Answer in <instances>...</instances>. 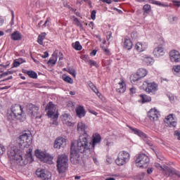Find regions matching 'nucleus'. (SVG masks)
Masks as SVG:
<instances>
[{"label": "nucleus", "instance_id": "59", "mask_svg": "<svg viewBox=\"0 0 180 180\" xmlns=\"http://www.w3.org/2000/svg\"><path fill=\"white\" fill-rule=\"evenodd\" d=\"M19 65H20V63H19V61H14L13 67L17 68V67H19Z\"/></svg>", "mask_w": 180, "mask_h": 180}, {"label": "nucleus", "instance_id": "18", "mask_svg": "<svg viewBox=\"0 0 180 180\" xmlns=\"http://www.w3.org/2000/svg\"><path fill=\"white\" fill-rule=\"evenodd\" d=\"M66 145L67 139L63 137H59L56 139L53 147L54 148L60 149L61 147H65Z\"/></svg>", "mask_w": 180, "mask_h": 180}, {"label": "nucleus", "instance_id": "60", "mask_svg": "<svg viewBox=\"0 0 180 180\" xmlns=\"http://www.w3.org/2000/svg\"><path fill=\"white\" fill-rule=\"evenodd\" d=\"M114 11H116L117 12H118V13H120V15H122V13H123V11H122V10L117 8H113Z\"/></svg>", "mask_w": 180, "mask_h": 180}, {"label": "nucleus", "instance_id": "33", "mask_svg": "<svg viewBox=\"0 0 180 180\" xmlns=\"http://www.w3.org/2000/svg\"><path fill=\"white\" fill-rule=\"evenodd\" d=\"M140 79H141V77H139V75L137 73H135V74H132L131 76H130V81L131 82H137V81H140Z\"/></svg>", "mask_w": 180, "mask_h": 180}, {"label": "nucleus", "instance_id": "19", "mask_svg": "<svg viewBox=\"0 0 180 180\" xmlns=\"http://www.w3.org/2000/svg\"><path fill=\"white\" fill-rule=\"evenodd\" d=\"M148 116L150 120L155 122V120H158V116H160V112H158V110H157V109L152 108L148 112Z\"/></svg>", "mask_w": 180, "mask_h": 180}, {"label": "nucleus", "instance_id": "43", "mask_svg": "<svg viewBox=\"0 0 180 180\" xmlns=\"http://www.w3.org/2000/svg\"><path fill=\"white\" fill-rule=\"evenodd\" d=\"M68 72L70 73V75H72V77H74V78H75V77H77V71L72 68H68Z\"/></svg>", "mask_w": 180, "mask_h": 180}, {"label": "nucleus", "instance_id": "14", "mask_svg": "<svg viewBox=\"0 0 180 180\" xmlns=\"http://www.w3.org/2000/svg\"><path fill=\"white\" fill-rule=\"evenodd\" d=\"M28 115L32 119H41V115L39 116V107L34 104H30L27 107Z\"/></svg>", "mask_w": 180, "mask_h": 180}, {"label": "nucleus", "instance_id": "52", "mask_svg": "<svg viewBox=\"0 0 180 180\" xmlns=\"http://www.w3.org/2000/svg\"><path fill=\"white\" fill-rule=\"evenodd\" d=\"M15 14L13 13V12L12 13V18H11V25L13 26V25H15Z\"/></svg>", "mask_w": 180, "mask_h": 180}, {"label": "nucleus", "instance_id": "51", "mask_svg": "<svg viewBox=\"0 0 180 180\" xmlns=\"http://www.w3.org/2000/svg\"><path fill=\"white\" fill-rule=\"evenodd\" d=\"M82 60H84V61H85V63H86V61H89V56H88L87 55H84L82 56Z\"/></svg>", "mask_w": 180, "mask_h": 180}, {"label": "nucleus", "instance_id": "61", "mask_svg": "<svg viewBox=\"0 0 180 180\" xmlns=\"http://www.w3.org/2000/svg\"><path fill=\"white\" fill-rule=\"evenodd\" d=\"M89 26L91 27V29H94V26H95V24L94 23V22L91 21L89 22Z\"/></svg>", "mask_w": 180, "mask_h": 180}, {"label": "nucleus", "instance_id": "50", "mask_svg": "<svg viewBox=\"0 0 180 180\" xmlns=\"http://www.w3.org/2000/svg\"><path fill=\"white\" fill-rule=\"evenodd\" d=\"M47 26L50 27V18H46L45 22L43 25L44 27H47Z\"/></svg>", "mask_w": 180, "mask_h": 180}, {"label": "nucleus", "instance_id": "35", "mask_svg": "<svg viewBox=\"0 0 180 180\" xmlns=\"http://www.w3.org/2000/svg\"><path fill=\"white\" fill-rule=\"evenodd\" d=\"M72 46L73 49L77 51H81V50H82V46H81V44L78 41H77L75 44H72Z\"/></svg>", "mask_w": 180, "mask_h": 180}, {"label": "nucleus", "instance_id": "37", "mask_svg": "<svg viewBox=\"0 0 180 180\" xmlns=\"http://www.w3.org/2000/svg\"><path fill=\"white\" fill-rule=\"evenodd\" d=\"M142 99V103H146V102H151V97L147 95H141Z\"/></svg>", "mask_w": 180, "mask_h": 180}, {"label": "nucleus", "instance_id": "39", "mask_svg": "<svg viewBox=\"0 0 180 180\" xmlns=\"http://www.w3.org/2000/svg\"><path fill=\"white\" fill-rule=\"evenodd\" d=\"M144 13H150L151 12V6L150 4H145L143 7Z\"/></svg>", "mask_w": 180, "mask_h": 180}, {"label": "nucleus", "instance_id": "21", "mask_svg": "<svg viewBox=\"0 0 180 180\" xmlns=\"http://www.w3.org/2000/svg\"><path fill=\"white\" fill-rule=\"evenodd\" d=\"M164 54H165V51H164V47H162V46L160 45L154 49L153 56H155V57H161L164 56Z\"/></svg>", "mask_w": 180, "mask_h": 180}, {"label": "nucleus", "instance_id": "62", "mask_svg": "<svg viewBox=\"0 0 180 180\" xmlns=\"http://www.w3.org/2000/svg\"><path fill=\"white\" fill-rule=\"evenodd\" d=\"M4 18H2V17L0 16V26H2V25H4Z\"/></svg>", "mask_w": 180, "mask_h": 180}, {"label": "nucleus", "instance_id": "41", "mask_svg": "<svg viewBox=\"0 0 180 180\" xmlns=\"http://www.w3.org/2000/svg\"><path fill=\"white\" fill-rule=\"evenodd\" d=\"M63 79L68 84H74V80L70 76H63Z\"/></svg>", "mask_w": 180, "mask_h": 180}, {"label": "nucleus", "instance_id": "44", "mask_svg": "<svg viewBox=\"0 0 180 180\" xmlns=\"http://www.w3.org/2000/svg\"><path fill=\"white\" fill-rule=\"evenodd\" d=\"M10 74H12V72L7 71V72H2L0 71V78H4V77H6V75H10Z\"/></svg>", "mask_w": 180, "mask_h": 180}, {"label": "nucleus", "instance_id": "13", "mask_svg": "<svg viewBox=\"0 0 180 180\" xmlns=\"http://www.w3.org/2000/svg\"><path fill=\"white\" fill-rule=\"evenodd\" d=\"M36 175L42 180L51 179V173L46 169L38 168L36 170Z\"/></svg>", "mask_w": 180, "mask_h": 180}, {"label": "nucleus", "instance_id": "29", "mask_svg": "<svg viewBox=\"0 0 180 180\" xmlns=\"http://www.w3.org/2000/svg\"><path fill=\"white\" fill-rule=\"evenodd\" d=\"M137 75L139 76V77L141 78H144V77H146L148 74L147 70L144 69V68H140L137 72H136Z\"/></svg>", "mask_w": 180, "mask_h": 180}, {"label": "nucleus", "instance_id": "11", "mask_svg": "<svg viewBox=\"0 0 180 180\" xmlns=\"http://www.w3.org/2000/svg\"><path fill=\"white\" fill-rule=\"evenodd\" d=\"M129 128L130 129L131 133L136 134V136H138L139 137L144 140V141L147 143L148 146H150V147L153 146V143H151V141H150V138H148L147 134H146L141 130L137 128H133L131 127H129Z\"/></svg>", "mask_w": 180, "mask_h": 180}, {"label": "nucleus", "instance_id": "5", "mask_svg": "<svg viewBox=\"0 0 180 180\" xmlns=\"http://www.w3.org/2000/svg\"><path fill=\"white\" fill-rule=\"evenodd\" d=\"M32 132L25 131L19 136V146L21 148H27L32 144Z\"/></svg>", "mask_w": 180, "mask_h": 180}, {"label": "nucleus", "instance_id": "2", "mask_svg": "<svg viewBox=\"0 0 180 180\" xmlns=\"http://www.w3.org/2000/svg\"><path fill=\"white\" fill-rule=\"evenodd\" d=\"M33 150L30 148L23 159V153L22 150L18 149V146L10 145L8 148V157L11 161H15L19 165L23 166L27 165L29 161H33Z\"/></svg>", "mask_w": 180, "mask_h": 180}, {"label": "nucleus", "instance_id": "38", "mask_svg": "<svg viewBox=\"0 0 180 180\" xmlns=\"http://www.w3.org/2000/svg\"><path fill=\"white\" fill-rule=\"evenodd\" d=\"M86 63L89 64L90 67H96V68H98V67H99L98 63H96V61L94 60L90 59L89 60H86Z\"/></svg>", "mask_w": 180, "mask_h": 180}, {"label": "nucleus", "instance_id": "49", "mask_svg": "<svg viewBox=\"0 0 180 180\" xmlns=\"http://www.w3.org/2000/svg\"><path fill=\"white\" fill-rule=\"evenodd\" d=\"M91 18L93 20H95L96 19V11L94 10L91 13Z\"/></svg>", "mask_w": 180, "mask_h": 180}, {"label": "nucleus", "instance_id": "10", "mask_svg": "<svg viewBox=\"0 0 180 180\" xmlns=\"http://www.w3.org/2000/svg\"><path fill=\"white\" fill-rule=\"evenodd\" d=\"M35 155L39 160L46 162V164H50L53 161V157L49 153L45 151H40L39 150H35Z\"/></svg>", "mask_w": 180, "mask_h": 180}, {"label": "nucleus", "instance_id": "36", "mask_svg": "<svg viewBox=\"0 0 180 180\" xmlns=\"http://www.w3.org/2000/svg\"><path fill=\"white\" fill-rule=\"evenodd\" d=\"M27 74L30 78H33V79H36V78H37V73L33 70L27 71Z\"/></svg>", "mask_w": 180, "mask_h": 180}, {"label": "nucleus", "instance_id": "54", "mask_svg": "<svg viewBox=\"0 0 180 180\" xmlns=\"http://www.w3.org/2000/svg\"><path fill=\"white\" fill-rule=\"evenodd\" d=\"M41 57L42 58H47V57H49V52L45 51V52L44 53V55H41Z\"/></svg>", "mask_w": 180, "mask_h": 180}, {"label": "nucleus", "instance_id": "34", "mask_svg": "<svg viewBox=\"0 0 180 180\" xmlns=\"http://www.w3.org/2000/svg\"><path fill=\"white\" fill-rule=\"evenodd\" d=\"M172 71L175 74V75L180 77V65H174Z\"/></svg>", "mask_w": 180, "mask_h": 180}, {"label": "nucleus", "instance_id": "26", "mask_svg": "<svg viewBox=\"0 0 180 180\" xmlns=\"http://www.w3.org/2000/svg\"><path fill=\"white\" fill-rule=\"evenodd\" d=\"M141 60L146 64V65H150L154 63V59L153 58L148 56L147 55H141Z\"/></svg>", "mask_w": 180, "mask_h": 180}, {"label": "nucleus", "instance_id": "6", "mask_svg": "<svg viewBox=\"0 0 180 180\" xmlns=\"http://www.w3.org/2000/svg\"><path fill=\"white\" fill-rule=\"evenodd\" d=\"M45 110L46 111L48 117L53 119V124H58L57 119H58V114H56V108L53 104V102H49L46 107Z\"/></svg>", "mask_w": 180, "mask_h": 180}, {"label": "nucleus", "instance_id": "4", "mask_svg": "<svg viewBox=\"0 0 180 180\" xmlns=\"http://www.w3.org/2000/svg\"><path fill=\"white\" fill-rule=\"evenodd\" d=\"M57 171L59 174H64L68 169V156L60 155L56 162Z\"/></svg>", "mask_w": 180, "mask_h": 180}, {"label": "nucleus", "instance_id": "8", "mask_svg": "<svg viewBox=\"0 0 180 180\" xmlns=\"http://www.w3.org/2000/svg\"><path fill=\"white\" fill-rule=\"evenodd\" d=\"M135 162L136 167H139V168H147L150 162V158L144 153H141L136 157Z\"/></svg>", "mask_w": 180, "mask_h": 180}, {"label": "nucleus", "instance_id": "7", "mask_svg": "<svg viewBox=\"0 0 180 180\" xmlns=\"http://www.w3.org/2000/svg\"><path fill=\"white\" fill-rule=\"evenodd\" d=\"M129 161H130V153L122 150L118 153L117 158L115 160V164L119 167H122L126 165Z\"/></svg>", "mask_w": 180, "mask_h": 180}, {"label": "nucleus", "instance_id": "55", "mask_svg": "<svg viewBox=\"0 0 180 180\" xmlns=\"http://www.w3.org/2000/svg\"><path fill=\"white\" fill-rule=\"evenodd\" d=\"M172 2L175 6H180V1H177L176 0H173Z\"/></svg>", "mask_w": 180, "mask_h": 180}, {"label": "nucleus", "instance_id": "42", "mask_svg": "<svg viewBox=\"0 0 180 180\" xmlns=\"http://www.w3.org/2000/svg\"><path fill=\"white\" fill-rule=\"evenodd\" d=\"M89 88H91V89L93 91V92L94 94H96V95H98L99 94V91L98 90V89L96 88V86L95 85L93 84V83H90L89 84Z\"/></svg>", "mask_w": 180, "mask_h": 180}, {"label": "nucleus", "instance_id": "20", "mask_svg": "<svg viewBox=\"0 0 180 180\" xmlns=\"http://www.w3.org/2000/svg\"><path fill=\"white\" fill-rule=\"evenodd\" d=\"M101 141H102V137L101 134L96 133L92 136V148H95V146H98V144H101Z\"/></svg>", "mask_w": 180, "mask_h": 180}, {"label": "nucleus", "instance_id": "27", "mask_svg": "<svg viewBox=\"0 0 180 180\" xmlns=\"http://www.w3.org/2000/svg\"><path fill=\"white\" fill-rule=\"evenodd\" d=\"M11 40H14L15 41L22 40V33L19 32V31H15L11 34Z\"/></svg>", "mask_w": 180, "mask_h": 180}, {"label": "nucleus", "instance_id": "3", "mask_svg": "<svg viewBox=\"0 0 180 180\" xmlns=\"http://www.w3.org/2000/svg\"><path fill=\"white\" fill-rule=\"evenodd\" d=\"M7 119L8 120H20V122H25L26 120V115L22 105L20 104H14L11 105V110L7 113Z\"/></svg>", "mask_w": 180, "mask_h": 180}, {"label": "nucleus", "instance_id": "24", "mask_svg": "<svg viewBox=\"0 0 180 180\" xmlns=\"http://www.w3.org/2000/svg\"><path fill=\"white\" fill-rule=\"evenodd\" d=\"M77 116L82 119V117H85L86 115V112L85 111V108L84 106L79 105L76 108Z\"/></svg>", "mask_w": 180, "mask_h": 180}, {"label": "nucleus", "instance_id": "16", "mask_svg": "<svg viewBox=\"0 0 180 180\" xmlns=\"http://www.w3.org/2000/svg\"><path fill=\"white\" fill-rule=\"evenodd\" d=\"M169 58L172 63H180V53L174 49L169 52Z\"/></svg>", "mask_w": 180, "mask_h": 180}, {"label": "nucleus", "instance_id": "15", "mask_svg": "<svg viewBox=\"0 0 180 180\" xmlns=\"http://www.w3.org/2000/svg\"><path fill=\"white\" fill-rule=\"evenodd\" d=\"M165 123L169 126V127H176V117L175 115L170 114L169 115L165 120Z\"/></svg>", "mask_w": 180, "mask_h": 180}, {"label": "nucleus", "instance_id": "1", "mask_svg": "<svg viewBox=\"0 0 180 180\" xmlns=\"http://www.w3.org/2000/svg\"><path fill=\"white\" fill-rule=\"evenodd\" d=\"M91 150V142L88 136H80L77 140V146L72 143L70 148V161L72 164H78L79 162V153L84 154Z\"/></svg>", "mask_w": 180, "mask_h": 180}, {"label": "nucleus", "instance_id": "47", "mask_svg": "<svg viewBox=\"0 0 180 180\" xmlns=\"http://www.w3.org/2000/svg\"><path fill=\"white\" fill-rule=\"evenodd\" d=\"M101 49L106 56H109V54H110V51H109V49H106L105 46H101Z\"/></svg>", "mask_w": 180, "mask_h": 180}, {"label": "nucleus", "instance_id": "23", "mask_svg": "<svg viewBox=\"0 0 180 180\" xmlns=\"http://www.w3.org/2000/svg\"><path fill=\"white\" fill-rule=\"evenodd\" d=\"M116 91L118 92V94H124V92H126V83L124 80H121V82L118 83Z\"/></svg>", "mask_w": 180, "mask_h": 180}, {"label": "nucleus", "instance_id": "45", "mask_svg": "<svg viewBox=\"0 0 180 180\" xmlns=\"http://www.w3.org/2000/svg\"><path fill=\"white\" fill-rule=\"evenodd\" d=\"M168 19H169V22H170V23H175V22H176L178 20V18L174 17V16H169L168 18Z\"/></svg>", "mask_w": 180, "mask_h": 180}, {"label": "nucleus", "instance_id": "12", "mask_svg": "<svg viewBox=\"0 0 180 180\" xmlns=\"http://www.w3.org/2000/svg\"><path fill=\"white\" fill-rule=\"evenodd\" d=\"M155 167L156 168H161L162 171L165 172V175H168V176H174V175H176L180 178V172L176 171L175 169H171L168 167V166L162 167L159 163H155Z\"/></svg>", "mask_w": 180, "mask_h": 180}, {"label": "nucleus", "instance_id": "57", "mask_svg": "<svg viewBox=\"0 0 180 180\" xmlns=\"http://www.w3.org/2000/svg\"><path fill=\"white\" fill-rule=\"evenodd\" d=\"M174 135L178 137V139L180 140V131H175Z\"/></svg>", "mask_w": 180, "mask_h": 180}, {"label": "nucleus", "instance_id": "25", "mask_svg": "<svg viewBox=\"0 0 180 180\" xmlns=\"http://www.w3.org/2000/svg\"><path fill=\"white\" fill-rule=\"evenodd\" d=\"M58 56V51L56 50L52 54V57L50 58L47 64H49V65H56V64L57 63Z\"/></svg>", "mask_w": 180, "mask_h": 180}, {"label": "nucleus", "instance_id": "40", "mask_svg": "<svg viewBox=\"0 0 180 180\" xmlns=\"http://www.w3.org/2000/svg\"><path fill=\"white\" fill-rule=\"evenodd\" d=\"M73 22L74 24L78 27H79L82 30L84 29V26L82 25L81 22H79V20H78L77 18H74Z\"/></svg>", "mask_w": 180, "mask_h": 180}, {"label": "nucleus", "instance_id": "17", "mask_svg": "<svg viewBox=\"0 0 180 180\" xmlns=\"http://www.w3.org/2000/svg\"><path fill=\"white\" fill-rule=\"evenodd\" d=\"M86 129H88V127L84 124V122H79L77 123V132L79 134L86 137Z\"/></svg>", "mask_w": 180, "mask_h": 180}, {"label": "nucleus", "instance_id": "56", "mask_svg": "<svg viewBox=\"0 0 180 180\" xmlns=\"http://www.w3.org/2000/svg\"><path fill=\"white\" fill-rule=\"evenodd\" d=\"M103 2V4H108V5H110L112 4V0H101Z\"/></svg>", "mask_w": 180, "mask_h": 180}, {"label": "nucleus", "instance_id": "9", "mask_svg": "<svg viewBox=\"0 0 180 180\" xmlns=\"http://www.w3.org/2000/svg\"><path fill=\"white\" fill-rule=\"evenodd\" d=\"M142 88L143 91H146L148 94H152L153 95L158 91V85L155 82H150L148 80L143 82Z\"/></svg>", "mask_w": 180, "mask_h": 180}, {"label": "nucleus", "instance_id": "63", "mask_svg": "<svg viewBox=\"0 0 180 180\" xmlns=\"http://www.w3.org/2000/svg\"><path fill=\"white\" fill-rule=\"evenodd\" d=\"M130 92L132 94H136V88L133 87L130 89Z\"/></svg>", "mask_w": 180, "mask_h": 180}, {"label": "nucleus", "instance_id": "64", "mask_svg": "<svg viewBox=\"0 0 180 180\" xmlns=\"http://www.w3.org/2000/svg\"><path fill=\"white\" fill-rule=\"evenodd\" d=\"M98 51L96 50H93L92 52L91 53V56H96V53Z\"/></svg>", "mask_w": 180, "mask_h": 180}, {"label": "nucleus", "instance_id": "22", "mask_svg": "<svg viewBox=\"0 0 180 180\" xmlns=\"http://www.w3.org/2000/svg\"><path fill=\"white\" fill-rule=\"evenodd\" d=\"M148 47V44L143 42H138L135 45V49L137 51L142 52L146 51Z\"/></svg>", "mask_w": 180, "mask_h": 180}, {"label": "nucleus", "instance_id": "46", "mask_svg": "<svg viewBox=\"0 0 180 180\" xmlns=\"http://www.w3.org/2000/svg\"><path fill=\"white\" fill-rule=\"evenodd\" d=\"M6 151V148H5V146L4 145L0 143V155H2Z\"/></svg>", "mask_w": 180, "mask_h": 180}, {"label": "nucleus", "instance_id": "58", "mask_svg": "<svg viewBox=\"0 0 180 180\" xmlns=\"http://www.w3.org/2000/svg\"><path fill=\"white\" fill-rule=\"evenodd\" d=\"M153 171H154V168L150 167L147 169L148 174L150 175V174H153Z\"/></svg>", "mask_w": 180, "mask_h": 180}, {"label": "nucleus", "instance_id": "48", "mask_svg": "<svg viewBox=\"0 0 180 180\" xmlns=\"http://www.w3.org/2000/svg\"><path fill=\"white\" fill-rule=\"evenodd\" d=\"M105 145L108 146V147H112L113 146V141L107 139L105 141Z\"/></svg>", "mask_w": 180, "mask_h": 180}, {"label": "nucleus", "instance_id": "32", "mask_svg": "<svg viewBox=\"0 0 180 180\" xmlns=\"http://www.w3.org/2000/svg\"><path fill=\"white\" fill-rule=\"evenodd\" d=\"M46 32L41 33L37 38V43H39L41 46L43 44V40L46 39Z\"/></svg>", "mask_w": 180, "mask_h": 180}, {"label": "nucleus", "instance_id": "30", "mask_svg": "<svg viewBox=\"0 0 180 180\" xmlns=\"http://www.w3.org/2000/svg\"><path fill=\"white\" fill-rule=\"evenodd\" d=\"M151 4L153 5H157L158 6H161L162 8H168L169 5H168L167 3H161V1L152 0Z\"/></svg>", "mask_w": 180, "mask_h": 180}, {"label": "nucleus", "instance_id": "53", "mask_svg": "<svg viewBox=\"0 0 180 180\" xmlns=\"http://www.w3.org/2000/svg\"><path fill=\"white\" fill-rule=\"evenodd\" d=\"M8 67H9V65L1 64L0 65V70H5L6 68H8Z\"/></svg>", "mask_w": 180, "mask_h": 180}, {"label": "nucleus", "instance_id": "31", "mask_svg": "<svg viewBox=\"0 0 180 180\" xmlns=\"http://www.w3.org/2000/svg\"><path fill=\"white\" fill-rule=\"evenodd\" d=\"M62 121L65 124H68V126H70V124H71V122H70V115L64 114L62 116Z\"/></svg>", "mask_w": 180, "mask_h": 180}, {"label": "nucleus", "instance_id": "28", "mask_svg": "<svg viewBox=\"0 0 180 180\" xmlns=\"http://www.w3.org/2000/svg\"><path fill=\"white\" fill-rule=\"evenodd\" d=\"M124 47L127 50H131V49L133 48V42H131V40H130V39H124Z\"/></svg>", "mask_w": 180, "mask_h": 180}]
</instances>
